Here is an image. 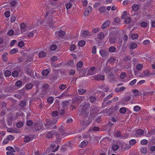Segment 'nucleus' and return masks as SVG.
<instances>
[{
	"label": "nucleus",
	"instance_id": "1",
	"mask_svg": "<svg viewBox=\"0 0 155 155\" xmlns=\"http://www.w3.org/2000/svg\"><path fill=\"white\" fill-rule=\"evenodd\" d=\"M88 97L87 96H78L74 97L72 99L73 109H75V106H78L79 103L83 101L87 100Z\"/></svg>",
	"mask_w": 155,
	"mask_h": 155
},
{
	"label": "nucleus",
	"instance_id": "2",
	"mask_svg": "<svg viewBox=\"0 0 155 155\" xmlns=\"http://www.w3.org/2000/svg\"><path fill=\"white\" fill-rule=\"evenodd\" d=\"M90 104L89 102H84L82 104V107L81 108L82 110L81 114H86L89 113V109L90 106Z\"/></svg>",
	"mask_w": 155,
	"mask_h": 155
},
{
	"label": "nucleus",
	"instance_id": "3",
	"mask_svg": "<svg viewBox=\"0 0 155 155\" xmlns=\"http://www.w3.org/2000/svg\"><path fill=\"white\" fill-rule=\"evenodd\" d=\"M46 120V123L45 124V125L47 128H49L51 127L52 126L50 125L55 124L57 120V119L51 120L49 119H47Z\"/></svg>",
	"mask_w": 155,
	"mask_h": 155
},
{
	"label": "nucleus",
	"instance_id": "4",
	"mask_svg": "<svg viewBox=\"0 0 155 155\" xmlns=\"http://www.w3.org/2000/svg\"><path fill=\"white\" fill-rule=\"evenodd\" d=\"M65 32L61 29L56 31L55 33V36L58 38H60L62 37L65 34Z\"/></svg>",
	"mask_w": 155,
	"mask_h": 155
},
{
	"label": "nucleus",
	"instance_id": "5",
	"mask_svg": "<svg viewBox=\"0 0 155 155\" xmlns=\"http://www.w3.org/2000/svg\"><path fill=\"white\" fill-rule=\"evenodd\" d=\"M96 68L95 66L91 67L87 71V74L89 75H92L96 73L95 71Z\"/></svg>",
	"mask_w": 155,
	"mask_h": 155
},
{
	"label": "nucleus",
	"instance_id": "6",
	"mask_svg": "<svg viewBox=\"0 0 155 155\" xmlns=\"http://www.w3.org/2000/svg\"><path fill=\"white\" fill-rule=\"evenodd\" d=\"M109 41L111 44H114L115 42L116 38L114 37L112 33H110L109 35Z\"/></svg>",
	"mask_w": 155,
	"mask_h": 155
},
{
	"label": "nucleus",
	"instance_id": "7",
	"mask_svg": "<svg viewBox=\"0 0 155 155\" xmlns=\"http://www.w3.org/2000/svg\"><path fill=\"white\" fill-rule=\"evenodd\" d=\"M94 79L97 81H103L104 79L105 76L103 75H95L93 76Z\"/></svg>",
	"mask_w": 155,
	"mask_h": 155
},
{
	"label": "nucleus",
	"instance_id": "8",
	"mask_svg": "<svg viewBox=\"0 0 155 155\" xmlns=\"http://www.w3.org/2000/svg\"><path fill=\"white\" fill-rule=\"evenodd\" d=\"M99 53L103 57L105 58L109 55V53L105 50L101 49L99 51Z\"/></svg>",
	"mask_w": 155,
	"mask_h": 155
},
{
	"label": "nucleus",
	"instance_id": "9",
	"mask_svg": "<svg viewBox=\"0 0 155 155\" xmlns=\"http://www.w3.org/2000/svg\"><path fill=\"white\" fill-rule=\"evenodd\" d=\"M106 35L104 32L101 31L99 32L97 36V38L100 40H102L104 39Z\"/></svg>",
	"mask_w": 155,
	"mask_h": 155
},
{
	"label": "nucleus",
	"instance_id": "10",
	"mask_svg": "<svg viewBox=\"0 0 155 155\" xmlns=\"http://www.w3.org/2000/svg\"><path fill=\"white\" fill-rule=\"evenodd\" d=\"M56 132L54 131L47 132L46 133V136L48 138H50L53 137V135L55 134Z\"/></svg>",
	"mask_w": 155,
	"mask_h": 155
},
{
	"label": "nucleus",
	"instance_id": "11",
	"mask_svg": "<svg viewBox=\"0 0 155 155\" xmlns=\"http://www.w3.org/2000/svg\"><path fill=\"white\" fill-rule=\"evenodd\" d=\"M110 23V21H105L102 25L101 26V28L102 29H104L108 27Z\"/></svg>",
	"mask_w": 155,
	"mask_h": 155
},
{
	"label": "nucleus",
	"instance_id": "12",
	"mask_svg": "<svg viewBox=\"0 0 155 155\" xmlns=\"http://www.w3.org/2000/svg\"><path fill=\"white\" fill-rule=\"evenodd\" d=\"M8 131V132H11V133H20V131L17 129L16 128H10L9 129H7Z\"/></svg>",
	"mask_w": 155,
	"mask_h": 155
},
{
	"label": "nucleus",
	"instance_id": "13",
	"mask_svg": "<svg viewBox=\"0 0 155 155\" xmlns=\"http://www.w3.org/2000/svg\"><path fill=\"white\" fill-rule=\"evenodd\" d=\"M132 8L133 11L136 12L139 9V5L138 4H134L132 5Z\"/></svg>",
	"mask_w": 155,
	"mask_h": 155
},
{
	"label": "nucleus",
	"instance_id": "14",
	"mask_svg": "<svg viewBox=\"0 0 155 155\" xmlns=\"http://www.w3.org/2000/svg\"><path fill=\"white\" fill-rule=\"evenodd\" d=\"M88 34L89 31L87 30H85L82 32L81 34V36L83 38H85L88 35Z\"/></svg>",
	"mask_w": 155,
	"mask_h": 155
},
{
	"label": "nucleus",
	"instance_id": "15",
	"mask_svg": "<svg viewBox=\"0 0 155 155\" xmlns=\"http://www.w3.org/2000/svg\"><path fill=\"white\" fill-rule=\"evenodd\" d=\"M8 54L7 52L4 53L2 56V60L4 62H6L8 61V58L7 57Z\"/></svg>",
	"mask_w": 155,
	"mask_h": 155
},
{
	"label": "nucleus",
	"instance_id": "16",
	"mask_svg": "<svg viewBox=\"0 0 155 155\" xmlns=\"http://www.w3.org/2000/svg\"><path fill=\"white\" fill-rule=\"evenodd\" d=\"M144 133V130L141 129H138L136 131L137 134L139 135L140 136H142L143 135Z\"/></svg>",
	"mask_w": 155,
	"mask_h": 155
},
{
	"label": "nucleus",
	"instance_id": "17",
	"mask_svg": "<svg viewBox=\"0 0 155 155\" xmlns=\"http://www.w3.org/2000/svg\"><path fill=\"white\" fill-rule=\"evenodd\" d=\"M88 143V141L87 140H84L81 143L79 147H84L87 145Z\"/></svg>",
	"mask_w": 155,
	"mask_h": 155
},
{
	"label": "nucleus",
	"instance_id": "18",
	"mask_svg": "<svg viewBox=\"0 0 155 155\" xmlns=\"http://www.w3.org/2000/svg\"><path fill=\"white\" fill-rule=\"evenodd\" d=\"M87 118L88 119L87 120L86 119L84 120L83 124L85 126L89 125L92 121L91 120L90 118H88L87 117Z\"/></svg>",
	"mask_w": 155,
	"mask_h": 155
},
{
	"label": "nucleus",
	"instance_id": "19",
	"mask_svg": "<svg viewBox=\"0 0 155 155\" xmlns=\"http://www.w3.org/2000/svg\"><path fill=\"white\" fill-rule=\"evenodd\" d=\"M59 130L61 132V134L63 136H66L67 135V133L65 132H64V128L63 126H61L59 128Z\"/></svg>",
	"mask_w": 155,
	"mask_h": 155
},
{
	"label": "nucleus",
	"instance_id": "20",
	"mask_svg": "<svg viewBox=\"0 0 155 155\" xmlns=\"http://www.w3.org/2000/svg\"><path fill=\"white\" fill-rule=\"evenodd\" d=\"M78 91L79 94L83 95L86 92V90L85 89L79 88L78 89Z\"/></svg>",
	"mask_w": 155,
	"mask_h": 155
},
{
	"label": "nucleus",
	"instance_id": "21",
	"mask_svg": "<svg viewBox=\"0 0 155 155\" xmlns=\"http://www.w3.org/2000/svg\"><path fill=\"white\" fill-rule=\"evenodd\" d=\"M114 95V94L113 93H111L109 94L108 95H107L105 98H104V102L107 101L108 99H110V98H111Z\"/></svg>",
	"mask_w": 155,
	"mask_h": 155
},
{
	"label": "nucleus",
	"instance_id": "22",
	"mask_svg": "<svg viewBox=\"0 0 155 155\" xmlns=\"http://www.w3.org/2000/svg\"><path fill=\"white\" fill-rule=\"evenodd\" d=\"M99 10L101 13L105 12L106 11L105 6H102L99 8Z\"/></svg>",
	"mask_w": 155,
	"mask_h": 155
},
{
	"label": "nucleus",
	"instance_id": "23",
	"mask_svg": "<svg viewBox=\"0 0 155 155\" xmlns=\"http://www.w3.org/2000/svg\"><path fill=\"white\" fill-rule=\"evenodd\" d=\"M6 149L8 151H10V152H15V150L11 146H8L6 147Z\"/></svg>",
	"mask_w": 155,
	"mask_h": 155
},
{
	"label": "nucleus",
	"instance_id": "24",
	"mask_svg": "<svg viewBox=\"0 0 155 155\" xmlns=\"http://www.w3.org/2000/svg\"><path fill=\"white\" fill-rule=\"evenodd\" d=\"M140 152L143 154H145L147 153V150L146 147H141L140 149Z\"/></svg>",
	"mask_w": 155,
	"mask_h": 155
},
{
	"label": "nucleus",
	"instance_id": "25",
	"mask_svg": "<svg viewBox=\"0 0 155 155\" xmlns=\"http://www.w3.org/2000/svg\"><path fill=\"white\" fill-rule=\"evenodd\" d=\"M11 74V72L9 70H7L4 72V75L5 77H8Z\"/></svg>",
	"mask_w": 155,
	"mask_h": 155
},
{
	"label": "nucleus",
	"instance_id": "26",
	"mask_svg": "<svg viewBox=\"0 0 155 155\" xmlns=\"http://www.w3.org/2000/svg\"><path fill=\"white\" fill-rule=\"evenodd\" d=\"M78 45L80 47H83L85 44V42L84 41L81 40L78 43Z\"/></svg>",
	"mask_w": 155,
	"mask_h": 155
},
{
	"label": "nucleus",
	"instance_id": "27",
	"mask_svg": "<svg viewBox=\"0 0 155 155\" xmlns=\"http://www.w3.org/2000/svg\"><path fill=\"white\" fill-rule=\"evenodd\" d=\"M137 46V45L135 42L132 43L130 45V48L131 49H134Z\"/></svg>",
	"mask_w": 155,
	"mask_h": 155
},
{
	"label": "nucleus",
	"instance_id": "28",
	"mask_svg": "<svg viewBox=\"0 0 155 155\" xmlns=\"http://www.w3.org/2000/svg\"><path fill=\"white\" fill-rule=\"evenodd\" d=\"M25 87L27 90L31 89L33 87V85L31 83H29L25 86Z\"/></svg>",
	"mask_w": 155,
	"mask_h": 155
},
{
	"label": "nucleus",
	"instance_id": "29",
	"mask_svg": "<svg viewBox=\"0 0 155 155\" xmlns=\"http://www.w3.org/2000/svg\"><path fill=\"white\" fill-rule=\"evenodd\" d=\"M61 105L64 108H67L68 105V101H63Z\"/></svg>",
	"mask_w": 155,
	"mask_h": 155
},
{
	"label": "nucleus",
	"instance_id": "30",
	"mask_svg": "<svg viewBox=\"0 0 155 155\" xmlns=\"http://www.w3.org/2000/svg\"><path fill=\"white\" fill-rule=\"evenodd\" d=\"M134 110L135 112H138L141 109V107L138 105L135 106L134 107Z\"/></svg>",
	"mask_w": 155,
	"mask_h": 155
},
{
	"label": "nucleus",
	"instance_id": "31",
	"mask_svg": "<svg viewBox=\"0 0 155 155\" xmlns=\"http://www.w3.org/2000/svg\"><path fill=\"white\" fill-rule=\"evenodd\" d=\"M136 143V140L134 139H131L129 141V144L131 146H133Z\"/></svg>",
	"mask_w": 155,
	"mask_h": 155
},
{
	"label": "nucleus",
	"instance_id": "32",
	"mask_svg": "<svg viewBox=\"0 0 155 155\" xmlns=\"http://www.w3.org/2000/svg\"><path fill=\"white\" fill-rule=\"evenodd\" d=\"M49 73V71L48 69L44 70L42 72V74L44 76H46Z\"/></svg>",
	"mask_w": 155,
	"mask_h": 155
},
{
	"label": "nucleus",
	"instance_id": "33",
	"mask_svg": "<svg viewBox=\"0 0 155 155\" xmlns=\"http://www.w3.org/2000/svg\"><path fill=\"white\" fill-rule=\"evenodd\" d=\"M116 50V48L115 47L112 46L110 47L108 50L109 52H114Z\"/></svg>",
	"mask_w": 155,
	"mask_h": 155
},
{
	"label": "nucleus",
	"instance_id": "34",
	"mask_svg": "<svg viewBox=\"0 0 155 155\" xmlns=\"http://www.w3.org/2000/svg\"><path fill=\"white\" fill-rule=\"evenodd\" d=\"M143 65L142 64H138L136 66L137 69L139 71L141 70L143 68Z\"/></svg>",
	"mask_w": 155,
	"mask_h": 155
},
{
	"label": "nucleus",
	"instance_id": "35",
	"mask_svg": "<svg viewBox=\"0 0 155 155\" xmlns=\"http://www.w3.org/2000/svg\"><path fill=\"white\" fill-rule=\"evenodd\" d=\"M126 109L125 107H123L120 108L119 109L120 112L122 114H125L126 112Z\"/></svg>",
	"mask_w": 155,
	"mask_h": 155
},
{
	"label": "nucleus",
	"instance_id": "36",
	"mask_svg": "<svg viewBox=\"0 0 155 155\" xmlns=\"http://www.w3.org/2000/svg\"><path fill=\"white\" fill-rule=\"evenodd\" d=\"M54 100V99L53 97H49L47 98V101L48 103L51 104L53 102Z\"/></svg>",
	"mask_w": 155,
	"mask_h": 155
},
{
	"label": "nucleus",
	"instance_id": "37",
	"mask_svg": "<svg viewBox=\"0 0 155 155\" xmlns=\"http://www.w3.org/2000/svg\"><path fill=\"white\" fill-rule=\"evenodd\" d=\"M124 23L126 24H128L131 21V18L130 17H128L127 18L125 19Z\"/></svg>",
	"mask_w": 155,
	"mask_h": 155
},
{
	"label": "nucleus",
	"instance_id": "38",
	"mask_svg": "<svg viewBox=\"0 0 155 155\" xmlns=\"http://www.w3.org/2000/svg\"><path fill=\"white\" fill-rule=\"evenodd\" d=\"M46 53L43 51L41 52L38 54V56L39 57L41 58L44 57L46 56Z\"/></svg>",
	"mask_w": 155,
	"mask_h": 155
},
{
	"label": "nucleus",
	"instance_id": "39",
	"mask_svg": "<svg viewBox=\"0 0 155 155\" xmlns=\"http://www.w3.org/2000/svg\"><path fill=\"white\" fill-rule=\"evenodd\" d=\"M26 104L25 101H22L20 103V106L21 107H24L26 106Z\"/></svg>",
	"mask_w": 155,
	"mask_h": 155
},
{
	"label": "nucleus",
	"instance_id": "40",
	"mask_svg": "<svg viewBox=\"0 0 155 155\" xmlns=\"http://www.w3.org/2000/svg\"><path fill=\"white\" fill-rule=\"evenodd\" d=\"M12 75L14 77H17L18 74L19 73L17 71H14L12 72Z\"/></svg>",
	"mask_w": 155,
	"mask_h": 155
},
{
	"label": "nucleus",
	"instance_id": "41",
	"mask_svg": "<svg viewBox=\"0 0 155 155\" xmlns=\"http://www.w3.org/2000/svg\"><path fill=\"white\" fill-rule=\"evenodd\" d=\"M18 51V49L17 48H14L12 49L10 52V53L11 54H13L16 53Z\"/></svg>",
	"mask_w": 155,
	"mask_h": 155
},
{
	"label": "nucleus",
	"instance_id": "42",
	"mask_svg": "<svg viewBox=\"0 0 155 155\" xmlns=\"http://www.w3.org/2000/svg\"><path fill=\"white\" fill-rule=\"evenodd\" d=\"M119 148L118 145L117 144H114L112 147V150L114 151L117 150Z\"/></svg>",
	"mask_w": 155,
	"mask_h": 155
},
{
	"label": "nucleus",
	"instance_id": "43",
	"mask_svg": "<svg viewBox=\"0 0 155 155\" xmlns=\"http://www.w3.org/2000/svg\"><path fill=\"white\" fill-rule=\"evenodd\" d=\"M51 115L53 117H58V112L57 111H54L52 112Z\"/></svg>",
	"mask_w": 155,
	"mask_h": 155
},
{
	"label": "nucleus",
	"instance_id": "44",
	"mask_svg": "<svg viewBox=\"0 0 155 155\" xmlns=\"http://www.w3.org/2000/svg\"><path fill=\"white\" fill-rule=\"evenodd\" d=\"M131 37L133 40L137 39L138 37V35L137 34H133L131 35Z\"/></svg>",
	"mask_w": 155,
	"mask_h": 155
},
{
	"label": "nucleus",
	"instance_id": "45",
	"mask_svg": "<svg viewBox=\"0 0 155 155\" xmlns=\"http://www.w3.org/2000/svg\"><path fill=\"white\" fill-rule=\"evenodd\" d=\"M22 82L20 80L17 81L15 83V85L18 87H20L21 85Z\"/></svg>",
	"mask_w": 155,
	"mask_h": 155
},
{
	"label": "nucleus",
	"instance_id": "46",
	"mask_svg": "<svg viewBox=\"0 0 155 155\" xmlns=\"http://www.w3.org/2000/svg\"><path fill=\"white\" fill-rule=\"evenodd\" d=\"M140 25L141 27L143 28H146L147 25V24L145 22H142L140 23Z\"/></svg>",
	"mask_w": 155,
	"mask_h": 155
},
{
	"label": "nucleus",
	"instance_id": "47",
	"mask_svg": "<svg viewBox=\"0 0 155 155\" xmlns=\"http://www.w3.org/2000/svg\"><path fill=\"white\" fill-rule=\"evenodd\" d=\"M83 65V63L80 61H79L77 64L76 66L78 68H81L82 67Z\"/></svg>",
	"mask_w": 155,
	"mask_h": 155
},
{
	"label": "nucleus",
	"instance_id": "48",
	"mask_svg": "<svg viewBox=\"0 0 155 155\" xmlns=\"http://www.w3.org/2000/svg\"><path fill=\"white\" fill-rule=\"evenodd\" d=\"M101 88L103 90L106 92L108 91L109 89V88L107 86H102Z\"/></svg>",
	"mask_w": 155,
	"mask_h": 155
},
{
	"label": "nucleus",
	"instance_id": "49",
	"mask_svg": "<svg viewBox=\"0 0 155 155\" xmlns=\"http://www.w3.org/2000/svg\"><path fill=\"white\" fill-rule=\"evenodd\" d=\"M23 125V123L21 122H18L16 124V126L18 128H20Z\"/></svg>",
	"mask_w": 155,
	"mask_h": 155
},
{
	"label": "nucleus",
	"instance_id": "50",
	"mask_svg": "<svg viewBox=\"0 0 155 155\" xmlns=\"http://www.w3.org/2000/svg\"><path fill=\"white\" fill-rule=\"evenodd\" d=\"M33 122L31 120H27L26 122V124L27 126H31L33 124Z\"/></svg>",
	"mask_w": 155,
	"mask_h": 155
},
{
	"label": "nucleus",
	"instance_id": "51",
	"mask_svg": "<svg viewBox=\"0 0 155 155\" xmlns=\"http://www.w3.org/2000/svg\"><path fill=\"white\" fill-rule=\"evenodd\" d=\"M75 0H70V2H68V9L71 8L72 4L74 3V2Z\"/></svg>",
	"mask_w": 155,
	"mask_h": 155
},
{
	"label": "nucleus",
	"instance_id": "52",
	"mask_svg": "<svg viewBox=\"0 0 155 155\" xmlns=\"http://www.w3.org/2000/svg\"><path fill=\"white\" fill-rule=\"evenodd\" d=\"M100 28L99 27H97L95 28H94L92 31V32L94 33H96L98 32V31H99Z\"/></svg>",
	"mask_w": 155,
	"mask_h": 155
},
{
	"label": "nucleus",
	"instance_id": "53",
	"mask_svg": "<svg viewBox=\"0 0 155 155\" xmlns=\"http://www.w3.org/2000/svg\"><path fill=\"white\" fill-rule=\"evenodd\" d=\"M127 15V12L126 11H124L122 13V16H121V18L122 19H125V17Z\"/></svg>",
	"mask_w": 155,
	"mask_h": 155
},
{
	"label": "nucleus",
	"instance_id": "54",
	"mask_svg": "<svg viewBox=\"0 0 155 155\" xmlns=\"http://www.w3.org/2000/svg\"><path fill=\"white\" fill-rule=\"evenodd\" d=\"M147 140L146 139H143L140 141V143L142 145H144L147 143Z\"/></svg>",
	"mask_w": 155,
	"mask_h": 155
},
{
	"label": "nucleus",
	"instance_id": "55",
	"mask_svg": "<svg viewBox=\"0 0 155 155\" xmlns=\"http://www.w3.org/2000/svg\"><path fill=\"white\" fill-rule=\"evenodd\" d=\"M25 44L22 41H19L18 43V46L20 48H22L24 46Z\"/></svg>",
	"mask_w": 155,
	"mask_h": 155
},
{
	"label": "nucleus",
	"instance_id": "56",
	"mask_svg": "<svg viewBox=\"0 0 155 155\" xmlns=\"http://www.w3.org/2000/svg\"><path fill=\"white\" fill-rule=\"evenodd\" d=\"M132 91L133 93L135 94V96H138L139 95V91L136 89L133 90Z\"/></svg>",
	"mask_w": 155,
	"mask_h": 155
},
{
	"label": "nucleus",
	"instance_id": "57",
	"mask_svg": "<svg viewBox=\"0 0 155 155\" xmlns=\"http://www.w3.org/2000/svg\"><path fill=\"white\" fill-rule=\"evenodd\" d=\"M57 48V46L55 45H53L50 47V49L52 51H54Z\"/></svg>",
	"mask_w": 155,
	"mask_h": 155
},
{
	"label": "nucleus",
	"instance_id": "58",
	"mask_svg": "<svg viewBox=\"0 0 155 155\" xmlns=\"http://www.w3.org/2000/svg\"><path fill=\"white\" fill-rule=\"evenodd\" d=\"M76 47L75 45L72 44L71 46L70 50L71 51H74L76 48Z\"/></svg>",
	"mask_w": 155,
	"mask_h": 155
},
{
	"label": "nucleus",
	"instance_id": "59",
	"mask_svg": "<svg viewBox=\"0 0 155 155\" xmlns=\"http://www.w3.org/2000/svg\"><path fill=\"white\" fill-rule=\"evenodd\" d=\"M14 31L12 29L10 30L7 33L8 35H9L11 36L14 34Z\"/></svg>",
	"mask_w": 155,
	"mask_h": 155
},
{
	"label": "nucleus",
	"instance_id": "60",
	"mask_svg": "<svg viewBox=\"0 0 155 155\" xmlns=\"http://www.w3.org/2000/svg\"><path fill=\"white\" fill-rule=\"evenodd\" d=\"M136 81L137 80L136 79H134L130 82L129 83V85L131 86L135 84Z\"/></svg>",
	"mask_w": 155,
	"mask_h": 155
},
{
	"label": "nucleus",
	"instance_id": "61",
	"mask_svg": "<svg viewBox=\"0 0 155 155\" xmlns=\"http://www.w3.org/2000/svg\"><path fill=\"white\" fill-rule=\"evenodd\" d=\"M121 133L119 131H117L116 133V136L117 137H119L120 139V137L122 136L121 135Z\"/></svg>",
	"mask_w": 155,
	"mask_h": 155
},
{
	"label": "nucleus",
	"instance_id": "62",
	"mask_svg": "<svg viewBox=\"0 0 155 155\" xmlns=\"http://www.w3.org/2000/svg\"><path fill=\"white\" fill-rule=\"evenodd\" d=\"M66 87L67 86H66V85L62 84L59 86V88L60 90H63L65 89Z\"/></svg>",
	"mask_w": 155,
	"mask_h": 155
},
{
	"label": "nucleus",
	"instance_id": "63",
	"mask_svg": "<svg viewBox=\"0 0 155 155\" xmlns=\"http://www.w3.org/2000/svg\"><path fill=\"white\" fill-rule=\"evenodd\" d=\"M90 102L91 103H93L96 100V97H93V96H91L90 97Z\"/></svg>",
	"mask_w": 155,
	"mask_h": 155
},
{
	"label": "nucleus",
	"instance_id": "64",
	"mask_svg": "<svg viewBox=\"0 0 155 155\" xmlns=\"http://www.w3.org/2000/svg\"><path fill=\"white\" fill-rule=\"evenodd\" d=\"M126 77V74L125 72H122L120 74V78L123 79L125 78Z\"/></svg>",
	"mask_w": 155,
	"mask_h": 155
}]
</instances>
